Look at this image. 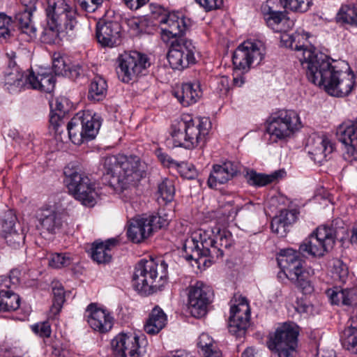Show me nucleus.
<instances>
[{
  "label": "nucleus",
  "instance_id": "obj_33",
  "mask_svg": "<svg viewBox=\"0 0 357 357\" xmlns=\"http://www.w3.org/2000/svg\"><path fill=\"white\" fill-rule=\"evenodd\" d=\"M117 240L109 238L105 242H95L91 247V258L98 264H106L111 261V249L117 244Z\"/></svg>",
  "mask_w": 357,
  "mask_h": 357
},
{
  "label": "nucleus",
  "instance_id": "obj_31",
  "mask_svg": "<svg viewBox=\"0 0 357 357\" xmlns=\"http://www.w3.org/2000/svg\"><path fill=\"white\" fill-rule=\"evenodd\" d=\"M151 234L152 227L149 225L146 217H138L129 221L127 236L133 243H141Z\"/></svg>",
  "mask_w": 357,
  "mask_h": 357
},
{
  "label": "nucleus",
  "instance_id": "obj_38",
  "mask_svg": "<svg viewBox=\"0 0 357 357\" xmlns=\"http://www.w3.org/2000/svg\"><path fill=\"white\" fill-rule=\"evenodd\" d=\"M337 19L350 27L357 28V3L349 2L342 5L337 13Z\"/></svg>",
  "mask_w": 357,
  "mask_h": 357
},
{
  "label": "nucleus",
  "instance_id": "obj_12",
  "mask_svg": "<svg viewBox=\"0 0 357 357\" xmlns=\"http://www.w3.org/2000/svg\"><path fill=\"white\" fill-rule=\"evenodd\" d=\"M152 13L153 18L161 27L162 38L167 36L172 40L183 38L182 34L190 25V20L185 18L183 14L178 12L169 13L162 6L155 7Z\"/></svg>",
  "mask_w": 357,
  "mask_h": 357
},
{
  "label": "nucleus",
  "instance_id": "obj_36",
  "mask_svg": "<svg viewBox=\"0 0 357 357\" xmlns=\"http://www.w3.org/2000/svg\"><path fill=\"white\" fill-rule=\"evenodd\" d=\"M107 84L106 80L100 76H96L91 81L88 99L93 102L102 101L106 96Z\"/></svg>",
  "mask_w": 357,
  "mask_h": 357
},
{
  "label": "nucleus",
  "instance_id": "obj_15",
  "mask_svg": "<svg viewBox=\"0 0 357 357\" xmlns=\"http://www.w3.org/2000/svg\"><path fill=\"white\" fill-rule=\"evenodd\" d=\"M298 333V328L295 324L284 323L276 329L269 348L275 349L279 357H294Z\"/></svg>",
  "mask_w": 357,
  "mask_h": 357
},
{
  "label": "nucleus",
  "instance_id": "obj_62",
  "mask_svg": "<svg viewBox=\"0 0 357 357\" xmlns=\"http://www.w3.org/2000/svg\"><path fill=\"white\" fill-rule=\"evenodd\" d=\"M126 6L131 10H137L144 6L149 0H123Z\"/></svg>",
  "mask_w": 357,
  "mask_h": 357
},
{
  "label": "nucleus",
  "instance_id": "obj_14",
  "mask_svg": "<svg viewBox=\"0 0 357 357\" xmlns=\"http://www.w3.org/2000/svg\"><path fill=\"white\" fill-rule=\"evenodd\" d=\"M196 47L186 38H175L170 42L167 59L174 70H182L196 62Z\"/></svg>",
  "mask_w": 357,
  "mask_h": 357
},
{
  "label": "nucleus",
  "instance_id": "obj_58",
  "mask_svg": "<svg viewBox=\"0 0 357 357\" xmlns=\"http://www.w3.org/2000/svg\"><path fill=\"white\" fill-rule=\"evenodd\" d=\"M215 345H217L216 343L207 333H204L199 335L197 346L199 348L201 353Z\"/></svg>",
  "mask_w": 357,
  "mask_h": 357
},
{
  "label": "nucleus",
  "instance_id": "obj_6",
  "mask_svg": "<svg viewBox=\"0 0 357 357\" xmlns=\"http://www.w3.org/2000/svg\"><path fill=\"white\" fill-rule=\"evenodd\" d=\"M328 73L322 76L316 84L322 87L332 96L343 97L349 95L354 84V75L350 70L348 63L333 61L328 68Z\"/></svg>",
  "mask_w": 357,
  "mask_h": 357
},
{
  "label": "nucleus",
  "instance_id": "obj_57",
  "mask_svg": "<svg viewBox=\"0 0 357 357\" xmlns=\"http://www.w3.org/2000/svg\"><path fill=\"white\" fill-rule=\"evenodd\" d=\"M32 331L42 337H48L51 335V327L48 321H43L32 326Z\"/></svg>",
  "mask_w": 357,
  "mask_h": 357
},
{
  "label": "nucleus",
  "instance_id": "obj_63",
  "mask_svg": "<svg viewBox=\"0 0 357 357\" xmlns=\"http://www.w3.org/2000/svg\"><path fill=\"white\" fill-rule=\"evenodd\" d=\"M202 354L203 357H222V354L217 345L204 350Z\"/></svg>",
  "mask_w": 357,
  "mask_h": 357
},
{
  "label": "nucleus",
  "instance_id": "obj_35",
  "mask_svg": "<svg viewBox=\"0 0 357 357\" xmlns=\"http://www.w3.org/2000/svg\"><path fill=\"white\" fill-rule=\"evenodd\" d=\"M285 174L284 170H277L270 174L257 173L254 170H248L245 175L248 183L254 186L261 187L282 178Z\"/></svg>",
  "mask_w": 357,
  "mask_h": 357
},
{
  "label": "nucleus",
  "instance_id": "obj_34",
  "mask_svg": "<svg viewBox=\"0 0 357 357\" xmlns=\"http://www.w3.org/2000/svg\"><path fill=\"white\" fill-rule=\"evenodd\" d=\"M167 317L164 311L155 306L149 314L144 324V329L149 335L158 333L167 324Z\"/></svg>",
  "mask_w": 357,
  "mask_h": 357
},
{
  "label": "nucleus",
  "instance_id": "obj_20",
  "mask_svg": "<svg viewBox=\"0 0 357 357\" xmlns=\"http://www.w3.org/2000/svg\"><path fill=\"white\" fill-rule=\"evenodd\" d=\"M337 135L338 139L347 146V152L344 154L345 160L349 162L357 160V119L340 125Z\"/></svg>",
  "mask_w": 357,
  "mask_h": 357
},
{
  "label": "nucleus",
  "instance_id": "obj_17",
  "mask_svg": "<svg viewBox=\"0 0 357 357\" xmlns=\"http://www.w3.org/2000/svg\"><path fill=\"white\" fill-rule=\"evenodd\" d=\"M250 308L247 299L238 295L231 301L229 331L236 337H242L249 325Z\"/></svg>",
  "mask_w": 357,
  "mask_h": 357
},
{
  "label": "nucleus",
  "instance_id": "obj_22",
  "mask_svg": "<svg viewBox=\"0 0 357 357\" xmlns=\"http://www.w3.org/2000/svg\"><path fill=\"white\" fill-rule=\"evenodd\" d=\"M278 264L286 277L289 280H298V274L304 271L303 261L293 249L282 250L277 258Z\"/></svg>",
  "mask_w": 357,
  "mask_h": 357
},
{
  "label": "nucleus",
  "instance_id": "obj_27",
  "mask_svg": "<svg viewBox=\"0 0 357 357\" xmlns=\"http://www.w3.org/2000/svg\"><path fill=\"white\" fill-rule=\"evenodd\" d=\"M55 82L54 77L48 69L40 68L37 74L32 70L28 71V89L51 93L54 89Z\"/></svg>",
  "mask_w": 357,
  "mask_h": 357
},
{
  "label": "nucleus",
  "instance_id": "obj_64",
  "mask_svg": "<svg viewBox=\"0 0 357 357\" xmlns=\"http://www.w3.org/2000/svg\"><path fill=\"white\" fill-rule=\"evenodd\" d=\"M311 308L312 307L303 301H298L295 307L296 310L300 314L307 313Z\"/></svg>",
  "mask_w": 357,
  "mask_h": 357
},
{
  "label": "nucleus",
  "instance_id": "obj_51",
  "mask_svg": "<svg viewBox=\"0 0 357 357\" xmlns=\"http://www.w3.org/2000/svg\"><path fill=\"white\" fill-rule=\"evenodd\" d=\"M20 271L13 270L9 275H2L0 277V288L10 289L13 286L18 284L20 280Z\"/></svg>",
  "mask_w": 357,
  "mask_h": 357
},
{
  "label": "nucleus",
  "instance_id": "obj_13",
  "mask_svg": "<svg viewBox=\"0 0 357 357\" xmlns=\"http://www.w3.org/2000/svg\"><path fill=\"white\" fill-rule=\"evenodd\" d=\"M116 73L124 83L135 80L144 70L150 66L147 56L137 51L124 52L117 59Z\"/></svg>",
  "mask_w": 357,
  "mask_h": 357
},
{
  "label": "nucleus",
  "instance_id": "obj_24",
  "mask_svg": "<svg viewBox=\"0 0 357 357\" xmlns=\"http://www.w3.org/2000/svg\"><path fill=\"white\" fill-rule=\"evenodd\" d=\"M85 317L94 331L105 333L112 328V317L106 310L98 308L93 303L87 307Z\"/></svg>",
  "mask_w": 357,
  "mask_h": 357
},
{
  "label": "nucleus",
  "instance_id": "obj_3",
  "mask_svg": "<svg viewBox=\"0 0 357 357\" xmlns=\"http://www.w3.org/2000/svg\"><path fill=\"white\" fill-rule=\"evenodd\" d=\"M102 165L105 173L116 179L122 188L139 181L147 170V165L132 155H108L104 158Z\"/></svg>",
  "mask_w": 357,
  "mask_h": 357
},
{
  "label": "nucleus",
  "instance_id": "obj_32",
  "mask_svg": "<svg viewBox=\"0 0 357 357\" xmlns=\"http://www.w3.org/2000/svg\"><path fill=\"white\" fill-rule=\"evenodd\" d=\"M174 96L184 107L197 102L202 96V91L198 83H185L174 91Z\"/></svg>",
  "mask_w": 357,
  "mask_h": 357
},
{
  "label": "nucleus",
  "instance_id": "obj_50",
  "mask_svg": "<svg viewBox=\"0 0 357 357\" xmlns=\"http://www.w3.org/2000/svg\"><path fill=\"white\" fill-rule=\"evenodd\" d=\"M308 275V272L303 271L298 274V280H291L305 294H310L314 291V287L311 281L307 278Z\"/></svg>",
  "mask_w": 357,
  "mask_h": 357
},
{
  "label": "nucleus",
  "instance_id": "obj_7",
  "mask_svg": "<svg viewBox=\"0 0 357 357\" xmlns=\"http://www.w3.org/2000/svg\"><path fill=\"white\" fill-rule=\"evenodd\" d=\"M63 174L68 189L75 199L84 206H93L98 197L95 183L74 163L65 167Z\"/></svg>",
  "mask_w": 357,
  "mask_h": 357
},
{
  "label": "nucleus",
  "instance_id": "obj_40",
  "mask_svg": "<svg viewBox=\"0 0 357 357\" xmlns=\"http://www.w3.org/2000/svg\"><path fill=\"white\" fill-rule=\"evenodd\" d=\"M1 288L0 312L14 311L19 308L20 298L12 291Z\"/></svg>",
  "mask_w": 357,
  "mask_h": 357
},
{
  "label": "nucleus",
  "instance_id": "obj_61",
  "mask_svg": "<svg viewBox=\"0 0 357 357\" xmlns=\"http://www.w3.org/2000/svg\"><path fill=\"white\" fill-rule=\"evenodd\" d=\"M82 75H83V70L79 65H76L71 67L68 66L66 75H64V76L75 80Z\"/></svg>",
  "mask_w": 357,
  "mask_h": 357
},
{
  "label": "nucleus",
  "instance_id": "obj_18",
  "mask_svg": "<svg viewBox=\"0 0 357 357\" xmlns=\"http://www.w3.org/2000/svg\"><path fill=\"white\" fill-rule=\"evenodd\" d=\"M211 289L202 282H197L190 286L188 307L191 315L195 318L205 316L211 302Z\"/></svg>",
  "mask_w": 357,
  "mask_h": 357
},
{
  "label": "nucleus",
  "instance_id": "obj_19",
  "mask_svg": "<svg viewBox=\"0 0 357 357\" xmlns=\"http://www.w3.org/2000/svg\"><path fill=\"white\" fill-rule=\"evenodd\" d=\"M115 357H140L139 337L136 334L120 333L112 341Z\"/></svg>",
  "mask_w": 357,
  "mask_h": 357
},
{
  "label": "nucleus",
  "instance_id": "obj_55",
  "mask_svg": "<svg viewBox=\"0 0 357 357\" xmlns=\"http://www.w3.org/2000/svg\"><path fill=\"white\" fill-rule=\"evenodd\" d=\"M271 227L272 231L280 237H284L289 229V227L281 221V218H277L275 216L271 221Z\"/></svg>",
  "mask_w": 357,
  "mask_h": 357
},
{
  "label": "nucleus",
  "instance_id": "obj_25",
  "mask_svg": "<svg viewBox=\"0 0 357 357\" xmlns=\"http://www.w3.org/2000/svg\"><path fill=\"white\" fill-rule=\"evenodd\" d=\"M121 26L116 22H99L96 26V38L105 47H113L120 43Z\"/></svg>",
  "mask_w": 357,
  "mask_h": 357
},
{
  "label": "nucleus",
  "instance_id": "obj_56",
  "mask_svg": "<svg viewBox=\"0 0 357 357\" xmlns=\"http://www.w3.org/2000/svg\"><path fill=\"white\" fill-rule=\"evenodd\" d=\"M277 218H281V221L284 225L289 227L297 219V211L296 210H282L280 214L275 216Z\"/></svg>",
  "mask_w": 357,
  "mask_h": 357
},
{
  "label": "nucleus",
  "instance_id": "obj_29",
  "mask_svg": "<svg viewBox=\"0 0 357 357\" xmlns=\"http://www.w3.org/2000/svg\"><path fill=\"white\" fill-rule=\"evenodd\" d=\"M4 86L10 93H17L22 89H28V72H23L13 65L4 74Z\"/></svg>",
  "mask_w": 357,
  "mask_h": 357
},
{
  "label": "nucleus",
  "instance_id": "obj_11",
  "mask_svg": "<svg viewBox=\"0 0 357 357\" xmlns=\"http://www.w3.org/2000/svg\"><path fill=\"white\" fill-rule=\"evenodd\" d=\"M301 45H303L302 48L295 50L297 52L296 56L306 70L309 81L316 85L319 80H321L322 76L324 77V75L328 73V68L332 62L325 54L314 49L305 47L303 41L301 42Z\"/></svg>",
  "mask_w": 357,
  "mask_h": 357
},
{
  "label": "nucleus",
  "instance_id": "obj_52",
  "mask_svg": "<svg viewBox=\"0 0 357 357\" xmlns=\"http://www.w3.org/2000/svg\"><path fill=\"white\" fill-rule=\"evenodd\" d=\"M11 18L3 13H0V43H3L10 37L9 26L11 24Z\"/></svg>",
  "mask_w": 357,
  "mask_h": 357
},
{
  "label": "nucleus",
  "instance_id": "obj_28",
  "mask_svg": "<svg viewBox=\"0 0 357 357\" xmlns=\"http://www.w3.org/2000/svg\"><path fill=\"white\" fill-rule=\"evenodd\" d=\"M36 218L39 223L37 227L50 234L55 233L62 225L61 215L50 208L38 210Z\"/></svg>",
  "mask_w": 357,
  "mask_h": 357
},
{
  "label": "nucleus",
  "instance_id": "obj_4",
  "mask_svg": "<svg viewBox=\"0 0 357 357\" xmlns=\"http://www.w3.org/2000/svg\"><path fill=\"white\" fill-rule=\"evenodd\" d=\"M209 127L210 122L206 118L192 119L189 115L183 116L172 126L171 135L174 146L192 149L204 145Z\"/></svg>",
  "mask_w": 357,
  "mask_h": 357
},
{
  "label": "nucleus",
  "instance_id": "obj_49",
  "mask_svg": "<svg viewBox=\"0 0 357 357\" xmlns=\"http://www.w3.org/2000/svg\"><path fill=\"white\" fill-rule=\"evenodd\" d=\"M149 225L152 227V233L157 229L166 227L169 225V218L167 214L160 212L156 215L146 217Z\"/></svg>",
  "mask_w": 357,
  "mask_h": 357
},
{
  "label": "nucleus",
  "instance_id": "obj_44",
  "mask_svg": "<svg viewBox=\"0 0 357 357\" xmlns=\"http://www.w3.org/2000/svg\"><path fill=\"white\" fill-rule=\"evenodd\" d=\"M160 198L165 202H171L174 197L175 188L172 180L165 178L158 185Z\"/></svg>",
  "mask_w": 357,
  "mask_h": 357
},
{
  "label": "nucleus",
  "instance_id": "obj_10",
  "mask_svg": "<svg viewBox=\"0 0 357 357\" xmlns=\"http://www.w3.org/2000/svg\"><path fill=\"white\" fill-rule=\"evenodd\" d=\"M301 128L298 114L294 110H280L268 119L266 132L273 142L291 137Z\"/></svg>",
  "mask_w": 357,
  "mask_h": 357
},
{
  "label": "nucleus",
  "instance_id": "obj_41",
  "mask_svg": "<svg viewBox=\"0 0 357 357\" xmlns=\"http://www.w3.org/2000/svg\"><path fill=\"white\" fill-rule=\"evenodd\" d=\"M332 304L351 305L352 304V291L349 289H340L337 287L330 289L326 291Z\"/></svg>",
  "mask_w": 357,
  "mask_h": 357
},
{
  "label": "nucleus",
  "instance_id": "obj_54",
  "mask_svg": "<svg viewBox=\"0 0 357 357\" xmlns=\"http://www.w3.org/2000/svg\"><path fill=\"white\" fill-rule=\"evenodd\" d=\"M333 274L340 281L344 282L348 275V268L345 264L340 260H335L333 262Z\"/></svg>",
  "mask_w": 357,
  "mask_h": 357
},
{
  "label": "nucleus",
  "instance_id": "obj_16",
  "mask_svg": "<svg viewBox=\"0 0 357 357\" xmlns=\"http://www.w3.org/2000/svg\"><path fill=\"white\" fill-rule=\"evenodd\" d=\"M265 53L264 43L260 40H247L234 51L232 61L236 68L247 70L252 63L259 64Z\"/></svg>",
  "mask_w": 357,
  "mask_h": 357
},
{
  "label": "nucleus",
  "instance_id": "obj_42",
  "mask_svg": "<svg viewBox=\"0 0 357 357\" xmlns=\"http://www.w3.org/2000/svg\"><path fill=\"white\" fill-rule=\"evenodd\" d=\"M255 211L256 205L250 202L245 204L243 206H237L231 209L229 212L227 218L228 221H232L235 220L236 217H239L241 219H246L250 218Z\"/></svg>",
  "mask_w": 357,
  "mask_h": 357
},
{
  "label": "nucleus",
  "instance_id": "obj_47",
  "mask_svg": "<svg viewBox=\"0 0 357 357\" xmlns=\"http://www.w3.org/2000/svg\"><path fill=\"white\" fill-rule=\"evenodd\" d=\"M343 347L353 354H357V332L344 330L341 336Z\"/></svg>",
  "mask_w": 357,
  "mask_h": 357
},
{
  "label": "nucleus",
  "instance_id": "obj_21",
  "mask_svg": "<svg viewBox=\"0 0 357 357\" xmlns=\"http://www.w3.org/2000/svg\"><path fill=\"white\" fill-rule=\"evenodd\" d=\"M308 154L317 163H321L330 158L334 146L325 135L314 134L310 137L307 144Z\"/></svg>",
  "mask_w": 357,
  "mask_h": 357
},
{
  "label": "nucleus",
  "instance_id": "obj_48",
  "mask_svg": "<svg viewBox=\"0 0 357 357\" xmlns=\"http://www.w3.org/2000/svg\"><path fill=\"white\" fill-rule=\"evenodd\" d=\"M73 260L69 254L54 253L49 259L50 266L54 268H61L71 264Z\"/></svg>",
  "mask_w": 357,
  "mask_h": 357
},
{
  "label": "nucleus",
  "instance_id": "obj_1",
  "mask_svg": "<svg viewBox=\"0 0 357 357\" xmlns=\"http://www.w3.org/2000/svg\"><path fill=\"white\" fill-rule=\"evenodd\" d=\"M232 243L231 233L219 223L195 231L183 245V257L187 261L195 260L197 263L202 258H208L210 263L222 257L225 249Z\"/></svg>",
  "mask_w": 357,
  "mask_h": 357
},
{
  "label": "nucleus",
  "instance_id": "obj_26",
  "mask_svg": "<svg viewBox=\"0 0 357 357\" xmlns=\"http://www.w3.org/2000/svg\"><path fill=\"white\" fill-rule=\"evenodd\" d=\"M238 165L231 161L222 165H215L208 178V185L215 188L218 185L224 184L232 178L238 172Z\"/></svg>",
  "mask_w": 357,
  "mask_h": 357
},
{
  "label": "nucleus",
  "instance_id": "obj_45",
  "mask_svg": "<svg viewBox=\"0 0 357 357\" xmlns=\"http://www.w3.org/2000/svg\"><path fill=\"white\" fill-rule=\"evenodd\" d=\"M284 8L294 12L305 13L312 5V0H281Z\"/></svg>",
  "mask_w": 357,
  "mask_h": 357
},
{
  "label": "nucleus",
  "instance_id": "obj_59",
  "mask_svg": "<svg viewBox=\"0 0 357 357\" xmlns=\"http://www.w3.org/2000/svg\"><path fill=\"white\" fill-rule=\"evenodd\" d=\"M195 1L206 12L218 9L223 3L222 0H195Z\"/></svg>",
  "mask_w": 357,
  "mask_h": 357
},
{
  "label": "nucleus",
  "instance_id": "obj_23",
  "mask_svg": "<svg viewBox=\"0 0 357 357\" xmlns=\"http://www.w3.org/2000/svg\"><path fill=\"white\" fill-rule=\"evenodd\" d=\"M17 217L12 211L5 213L2 219L1 235L6 243L13 248H17L24 243V234L20 225L16 227Z\"/></svg>",
  "mask_w": 357,
  "mask_h": 357
},
{
  "label": "nucleus",
  "instance_id": "obj_8",
  "mask_svg": "<svg viewBox=\"0 0 357 357\" xmlns=\"http://www.w3.org/2000/svg\"><path fill=\"white\" fill-rule=\"evenodd\" d=\"M340 231L344 232V229H337L333 222L331 225H322L303 241L299 251L303 255L322 257L333 248Z\"/></svg>",
  "mask_w": 357,
  "mask_h": 357
},
{
  "label": "nucleus",
  "instance_id": "obj_39",
  "mask_svg": "<svg viewBox=\"0 0 357 357\" xmlns=\"http://www.w3.org/2000/svg\"><path fill=\"white\" fill-rule=\"evenodd\" d=\"M85 139L86 141L94 139L100 128V122L98 117L90 114L79 113Z\"/></svg>",
  "mask_w": 357,
  "mask_h": 357
},
{
  "label": "nucleus",
  "instance_id": "obj_37",
  "mask_svg": "<svg viewBox=\"0 0 357 357\" xmlns=\"http://www.w3.org/2000/svg\"><path fill=\"white\" fill-rule=\"evenodd\" d=\"M66 129L68 133V138L71 142L77 145L82 144L85 139L83 130V124H82L81 117L79 113H77L71 120L68 123Z\"/></svg>",
  "mask_w": 357,
  "mask_h": 357
},
{
  "label": "nucleus",
  "instance_id": "obj_60",
  "mask_svg": "<svg viewBox=\"0 0 357 357\" xmlns=\"http://www.w3.org/2000/svg\"><path fill=\"white\" fill-rule=\"evenodd\" d=\"M217 90L220 96H225L229 90V77L222 76L220 77L217 82Z\"/></svg>",
  "mask_w": 357,
  "mask_h": 357
},
{
  "label": "nucleus",
  "instance_id": "obj_5",
  "mask_svg": "<svg viewBox=\"0 0 357 357\" xmlns=\"http://www.w3.org/2000/svg\"><path fill=\"white\" fill-rule=\"evenodd\" d=\"M167 268V264L162 260L160 264L153 259L140 260L135 267L132 286L142 294H153L163 285Z\"/></svg>",
  "mask_w": 357,
  "mask_h": 357
},
{
  "label": "nucleus",
  "instance_id": "obj_2",
  "mask_svg": "<svg viewBox=\"0 0 357 357\" xmlns=\"http://www.w3.org/2000/svg\"><path fill=\"white\" fill-rule=\"evenodd\" d=\"M47 27L41 40L48 44L74 35L78 24L76 10L65 0H47L45 7Z\"/></svg>",
  "mask_w": 357,
  "mask_h": 357
},
{
  "label": "nucleus",
  "instance_id": "obj_53",
  "mask_svg": "<svg viewBox=\"0 0 357 357\" xmlns=\"http://www.w3.org/2000/svg\"><path fill=\"white\" fill-rule=\"evenodd\" d=\"M68 66L63 57L59 55H54L52 62V70L56 75L64 76L66 75Z\"/></svg>",
  "mask_w": 357,
  "mask_h": 357
},
{
  "label": "nucleus",
  "instance_id": "obj_46",
  "mask_svg": "<svg viewBox=\"0 0 357 357\" xmlns=\"http://www.w3.org/2000/svg\"><path fill=\"white\" fill-rule=\"evenodd\" d=\"M16 19L19 24V27L23 33L29 35L31 37L35 36L36 29L31 24V13L24 12L18 14Z\"/></svg>",
  "mask_w": 357,
  "mask_h": 357
},
{
  "label": "nucleus",
  "instance_id": "obj_43",
  "mask_svg": "<svg viewBox=\"0 0 357 357\" xmlns=\"http://www.w3.org/2000/svg\"><path fill=\"white\" fill-rule=\"evenodd\" d=\"M53 303L50 308V312L56 316L61 310L62 305L65 301L64 289L61 284L55 283L52 286Z\"/></svg>",
  "mask_w": 357,
  "mask_h": 357
},
{
  "label": "nucleus",
  "instance_id": "obj_9",
  "mask_svg": "<svg viewBox=\"0 0 357 357\" xmlns=\"http://www.w3.org/2000/svg\"><path fill=\"white\" fill-rule=\"evenodd\" d=\"M268 3L267 1L261 6V11L268 26L275 32L282 33L281 41L287 47L291 50L302 48L303 45H301V42L306 38L298 32L287 34V32L294 26V22L287 17L284 12L273 10Z\"/></svg>",
  "mask_w": 357,
  "mask_h": 357
},
{
  "label": "nucleus",
  "instance_id": "obj_30",
  "mask_svg": "<svg viewBox=\"0 0 357 357\" xmlns=\"http://www.w3.org/2000/svg\"><path fill=\"white\" fill-rule=\"evenodd\" d=\"M52 114L50 116V123L52 127L55 135L60 136L61 140H63L61 134L63 132V128L65 127V123L63 120V117L68 111V100L65 98H57L54 102L50 103Z\"/></svg>",
  "mask_w": 357,
  "mask_h": 357
}]
</instances>
